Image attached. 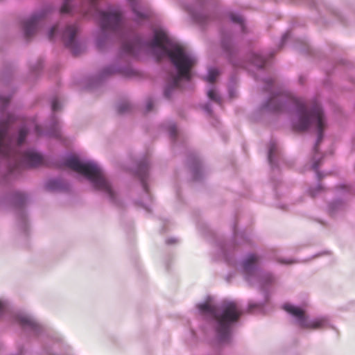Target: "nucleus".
Returning <instances> with one entry per match:
<instances>
[{
    "mask_svg": "<svg viewBox=\"0 0 355 355\" xmlns=\"http://www.w3.org/2000/svg\"><path fill=\"white\" fill-rule=\"evenodd\" d=\"M267 84H268V85H272V80H269V81L267 83Z\"/></svg>",
    "mask_w": 355,
    "mask_h": 355,
    "instance_id": "nucleus-30",
    "label": "nucleus"
},
{
    "mask_svg": "<svg viewBox=\"0 0 355 355\" xmlns=\"http://www.w3.org/2000/svg\"><path fill=\"white\" fill-rule=\"evenodd\" d=\"M286 35L283 37V42L286 40Z\"/></svg>",
    "mask_w": 355,
    "mask_h": 355,
    "instance_id": "nucleus-33",
    "label": "nucleus"
},
{
    "mask_svg": "<svg viewBox=\"0 0 355 355\" xmlns=\"http://www.w3.org/2000/svg\"><path fill=\"white\" fill-rule=\"evenodd\" d=\"M207 96L210 100H211L218 104H221V98L218 94V93L216 92V91L215 89H211L209 90L207 92Z\"/></svg>",
    "mask_w": 355,
    "mask_h": 355,
    "instance_id": "nucleus-13",
    "label": "nucleus"
},
{
    "mask_svg": "<svg viewBox=\"0 0 355 355\" xmlns=\"http://www.w3.org/2000/svg\"><path fill=\"white\" fill-rule=\"evenodd\" d=\"M276 150V145L275 143H270L269 146V152H268V161L270 163H272L273 154Z\"/></svg>",
    "mask_w": 355,
    "mask_h": 355,
    "instance_id": "nucleus-21",
    "label": "nucleus"
},
{
    "mask_svg": "<svg viewBox=\"0 0 355 355\" xmlns=\"http://www.w3.org/2000/svg\"><path fill=\"white\" fill-rule=\"evenodd\" d=\"M219 76V71L217 69L213 68L209 70L206 80L210 83H214Z\"/></svg>",
    "mask_w": 355,
    "mask_h": 355,
    "instance_id": "nucleus-12",
    "label": "nucleus"
},
{
    "mask_svg": "<svg viewBox=\"0 0 355 355\" xmlns=\"http://www.w3.org/2000/svg\"><path fill=\"white\" fill-rule=\"evenodd\" d=\"M26 200V196L23 193L19 192L15 195V202L19 206L22 205Z\"/></svg>",
    "mask_w": 355,
    "mask_h": 355,
    "instance_id": "nucleus-18",
    "label": "nucleus"
},
{
    "mask_svg": "<svg viewBox=\"0 0 355 355\" xmlns=\"http://www.w3.org/2000/svg\"><path fill=\"white\" fill-rule=\"evenodd\" d=\"M37 24H25V26H24V31L25 37L27 39L30 38L36 33Z\"/></svg>",
    "mask_w": 355,
    "mask_h": 355,
    "instance_id": "nucleus-11",
    "label": "nucleus"
},
{
    "mask_svg": "<svg viewBox=\"0 0 355 355\" xmlns=\"http://www.w3.org/2000/svg\"><path fill=\"white\" fill-rule=\"evenodd\" d=\"M71 0H64V3L60 10L61 14H69L71 12Z\"/></svg>",
    "mask_w": 355,
    "mask_h": 355,
    "instance_id": "nucleus-16",
    "label": "nucleus"
},
{
    "mask_svg": "<svg viewBox=\"0 0 355 355\" xmlns=\"http://www.w3.org/2000/svg\"><path fill=\"white\" fill-rule=\"evenodd\" d=\"M135 46L132 43H125L123 45V49L128 53L132 54L135 52Z\"/></svg>",
    "mask_w": 355,
    "mask_h": 355,
    "instance_id": "nucleus-19",
    "label": "nucleus"
},
{
    "mask_svg": "<svg viewBox=\"0 0 355 355\" xmlns=\"http://www.w3.org/2000/svg\"><path fill=\"white\" fill-rule=\"evenodd\" d=\"M62 27L60 26V24H54L50 29L48 33V37L50 40H56L60 38L63 41L64 44L69 47L73 54L77 55L76 48L78 43L76 37L78 33V28L76 24H62Z\"/></svg>",
    "mask_w": 355,
    "mask_h": 355,
    "instance_id": "nucleus-6",
    "label": "nucleus"
},
{
    "mask_svg": "<svg viewBox=\"0 0 355 355\" xmlns=\"http://www.w3.org/2000/svg\"><path fill=\"white\" fill-rule=\"evenodd\" d=\"M264 108L272 112H282L287 108L295 110L298 114V119L293 123V128L295 130L304 131L313 125L317 128L318 137L315 150H317V146L322 139V132L325 128V119L323 111L318 104L308 110L304 103L300 99L296 98L286 94H277L272 96L264 105Z\"/></svg>",
    "mask_w": 355,
    "mask_h": 355,
    "instance_id": "nucleus-2",
    "label": "nucleus"
},
{
    "mask_svg": "<svg viewBox=\"0 0 355 355\" xmlns=\"http://www.w3.org/2000/svg\"><path fill=\"white\" fill-rule=\"evenodd\" d=\"M198 308L202 313H210L214 315L217 322L218 336L223 342L228 340L232 324L236 322L242 314L237 304L234 302H223L220 308V313H218L216 308L209 302L200 304L198 305Z\"/></svg>",
    "mask_w": 355,
    "mask_h": 355,
    "instance_id": "nucleus-4",
    "label": "nucleus"
},
{
    "mask_svg": "<svg viewBox=\"0 0 355 355\" xmlns=\"http://www.w3.org/2000/svg\"><path fill=\"white\" fill-rule=\"evenodd\" d=\"M122 24H110V23H107V24H102V26H101V31L103 32V33H105L108 31H114L117 28H119L120 25H121Z\"/></svg>",
    "mask_w": 355,
    "mask_h": 355,
    "instance_id": "nucleus-15",
    "label": "nucleus"
},
{
    "mask_svg": "<svg viewBox=\"0 0 355 355\" xmlns=\"http://www.w3.org/2000/svg\"><path fill=\"white\" fill-rule=\"evenodd\" d=\"M19 322L23 326H30L33 327L35 326V322L28 316H20L18 318Z\"/></svg>",
    "mask_w": 355,
    "mask_h": 355,
    "instance_id": "nucleus-14",
    "label": "nucleus"
},
{
    "mask_svg": "<svg viewBox=\"0 0 355 355\" xmlns=\"http://www.w3.org/2000/svg\"><path fill=\"white\" fill-rule=\"evenodd\" d=\"M319 165H320L319 161L315 162L312 166V168L315 171H317L318 168L319 167Z\"/></svg>",
    "mask_w": 355,
    "mask_h": 355,
    "instance_id": "nucleus-25",
    "label": "nucleus"
},
{
    "mask_svg": "<svg viewBox=\"0 0 355 355\" xmlns=\"http://www.w3.org/2000/svg\"><path fill=\"white\" fill-rule=\"evenodd\" d=\"M65 165L73 171L85 175L93 184L95 189L106 193L113 200L114 193L106 180L101 168L94 162L82 163L77 157L67 158Z\"/></svg>",
    "mask_w": 355,
    "mask_h": 355,
    "instance_id": "nucleus-5",
    "label": "nucleus"
},
{
    "mask_svg": "<svg viewBox=\"0 0 355 355\" xmlns=\"http://www.w3.org/2000/svg\"><path fill=\"white\" fill-rule=\"evenodd\" d=\"M311 196H315V194H313V193H312V191H311Z\"/></svg>",
    "mask_w": 355,
    "mask_h": 355,
    "instance_id": "nucleus-34",
    "label": "nucleus"
},
{
    "mask_svg": "<svg viewBox=\"0 0 355 355\" xmlns=\"http://www.w3.org/2000/svg\"><path fill=\"white\" fill-rule=\"evenodd\" d=\"M206 110H207V112H208L209 113H211V110L209 108V107H208V106L207 107Z\"/></svg>",
    "mask_w": 355,
    "mask_h": 355,
    "instance_id": "nucleus-29",
    "label": "nucleus"
},
{
    "mask_svg": "<svg viewBox=\"0 0 355 355\" xmlns=\"http://www.w3.org/2000/svg\"><path fill=\"white\" fill-rule=\"evenodd\" d=\"M13 121L14 116L9 115L6 121L0 123V155L12 157L16 162L29 167L41 165L43 162V157L40 154L32 150H26L23 153L17 152L16 148L25 141L28 130L26 128L20 129L17 144L15 145L12 138L7 135L8 125Z\"/></svg>",
    "mask_w": 355,
    "mask_h": 355,
    "instance_id": "nucleus-3",
    "label": "nucleus"
},
{
    "mask_svg": "<svg viewBox=\"0 0 355 355\" xmlns=\"http://www.w3.org/2000/svg\"><path fill=\"white\" fill-rule=\"evenodd\" d=\"M4 308V304L0 302V315L3 312Z\"/></svg>",
    "mask_w": 355,
    "mask_h": 355,
    "instance_id": "nucleus-27",
    "label": "nucleus"
},
{
    "mask_svg": "<svg viewBox=\"0 0 355 355\" xmlns=\"http://www.w3.org/2000/svg\"><path fill=\"white\" fill-rule=\"evenodd\" d=\"M100 17L101 22H121L122 20L121 13L118 10L101 12Z\"/></svg>",
    "mask_w": 355,
    "mask_h": 355,
    "instance_id": "nucleus-9",
    "label": "nucleus"
},
{
    "mask_svg": "<svg viewBox=\"0 0 355 355\" xmlns=\"http://www.w3.org/2000/svg\"><path fill=\"white\" fill-rule=\"evenodd\" d=\"M92 10H96V3L98 0H88Z\"/></svg>",
    "mask_w": 355,
    "mask_h": 355,
    "instance_id": "nucleus-24",
    "label": "nucleus"
},
{
    "mask_svg": "<svg viewBox=\"0 0 355 355\" xmlns=\"http://www.w3.org/2000/svg\"><path fill=\"white\" fill-rule=\"evenodd\" d=\"M260 257L256 254H250L243 261V271L246 275V279L248 276L252 275L260 261Z\"/></svg>",
    "mask_w": 355,
    "mask_h": 355,
    "instance_id": "nucleus-8",
    "label": "nucleus"
},
{
    "mask_svg": "<svg viewBox=\"0 0 355 355\" xmlns=\"http://www.w3.org/2000/svg\"><path fill=\"white\" fill-rule=\"evenodd\" d=\"M252 307H253V306L252 304H250V306H249L250 310L252 309Z\"/></svg>",
    "mask_w": 355,
    "mask_h": 355,
    "instance_id": "nucleus-32",
    "label": "nucleus"
},
{
    "mask_svg": "<svg viewBox=\"0 0 355 355\" xmlns=\"http://www.w3.org/2000/svg\"><path fill=\"white\" fill-rule=\"evenodd\" d=\"M49 11L47 9H41L33 13L28 22H39L46 19Z\"/></svg>",
    "mask_w": 355,
    "mask_h": 355,
    "instance_id": "nucleus-10",
    "label": "nucleus"
},
{
    "mask_svg": "<svg viewBox=\"0 0 355 355\" xmlns=\"http://www.w3.org/2000/svg\"><path fill=\"white\" fill-rule=\"evenodd\" d=\"M130 104L127 102H125V103L120 104L118 106V112L120 114H123V113H125L127 111H128L130 110Z\"/></svg>",
    "mask_w": 355,
    "mask_h": 355,
    "instance_id": "nucleus-20",
    "label": "nucleus"
},
{
    "mask_svg": "<svg viewBox=\"0 0 355 355\" xmlns=\"http://www.w3.org/2000/svg\"><path fill=\"white\" fill-rule=\"evenodd\" d=\"M268 279H269L270 282H272V281L273 277H272V276L271 275H268Z\"/></svg>",
    "mask_w": 355,
    "mask_h": 355,
    "instance_id": "nucleus-28",
    "label": "nucleus"
},
{
    "mask_svg": "<svg viewBox=\"0 0 355 355\" xmlns=\"http://www.w3.org/2000/svg\"><path fill=\"white\" fill-rule=\"evenodd\" d=\"M171 134H172L173 136H175V131H173V130H171Z\"/></svg>",
    "mask_w": 355,
    "mask_h": 355,
    "instance_id": "nucleus-31",
    "label": "nucleus"
},
{
    "mask_svg": "<svg viewBox=\"0 0 355 355\" xmlns=\"http://www.w3.org/2000/svg\"><path fill=\"white\" fill-rule=\"evenodd\" d=\"M51 106H52V110L53 112H55V111H58L60 110V103H59V101L58 98H55L53 99Z\"/></svg>",
    "mask_w": 355,
    "mask_h": 355,
    "instance_id": "nucleus-22",
    "label": "nucleus"
},
{
    "mask_svg": "<svg viewBox=\"0 0 355 355\" xmlns=\"http://www.w3.org/2000/svg\"><path fill=\"white\" fill-rule=\"evenodd\" d=\"M153 102L151 99H149L146 103V111L150 112L153 110Z\"/></svg>",
    "mask_w": 355,
    "mask_h": 355,
    "instance_id": "nucleus-23",
    "label": "nucleus"
},
{
    "mask_svg": "<svg viewBox=\"0 0 355 355\" xmlns=\"http://www.w3.org/2000/svg\"><path fill=\"white\" fill-rule=\"evenodd\" d=\"M232 21L233 22H236V23H239V22H243L242 21V19L239 17H233L232 18Z\"/></svg>",
    "mask_w": 355,
    "mask_h": 355,
    "instance_id": "nucleus-26",
    "label": "nucleus"
},
{
    "mask_svg": "<svg viewBox=\"0 0 355 355\" xmlns=\"http://www.w3.org/2000/svg\"><path fill=\"white\" fill-rule=\"evenodd\" d=\"M150 46L157 59L168 57L178 71V75H171L164 91L166 97L169 98L171 91L180 87L182 78L191 79V70L196 64V58L184 46L171 42L167 34L162 30L155 31L150 42Z\"/></svg>",
    "mask_w": 355,
    "mask_h": 355,
    "instance_id": "nucleus-1",
    "label": "nucleus"
},
{
    "mask_svg": "<svg viewBox=\"0 0 355 355\" xmlns=\"http://www.w3.org/2000/svg\"><path fill=\"white\" fill-rule=\"evenodd\" d=\"M284 309L296 318L300 327L310 329H319L327 327L328 322L324 318H318L312 321H308V317L305 314V311L295 306L290 304H285L283 306Z\"/></svg>",
    "mask_w": 355,
    "mask_h": 355,
    "instance_id": "nucleus-7",
    "label": "nucleus"
},
{
    "mask_svg": "<svg viewBox=\"0 0 355 355\" xmlns=\"http://www.w3.org/2000/svg\"><path fill=\"white\" fill-rule=\"evenodd\" d=\"M252 62L254 65L257 66L259 68H262L265 66L266 60L263 58L260 55H256L254 57Z\"/></svg>",
    "mask_w": 355,
    "mask_h": 355,
    "instance_id": "nucleus-17",
    "label": "nucleus"
}]
</instances>
